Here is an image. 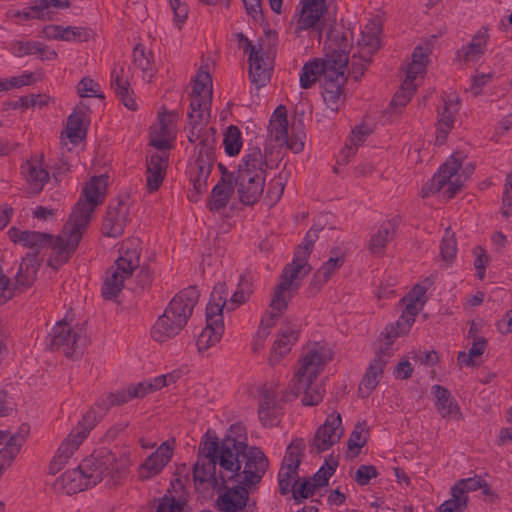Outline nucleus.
<instances>
[{
  "label": "nucleus",
  "instance_id": "7ed1b4c3",
  "mask_svg": "<svg viewBox=\"0 0 512 512\" xmlns=\"http://www.w3.org/2000/svg\"><path fill=\"white\" fill-rule=\"evenodd\" d=\"M269 168L272 169L273 166L267 159V149L263 153L257 146L247 148L236 170L234 181L242 204L253 205L260 199L265 186L266 170Z\"/></svg>",
  "mask_w": 512,
  "mask_h": 512
},
{
  "label": "nucleus",
  "instance_id": "b1692460",
  "mask_svg": "<svg viewBox=\"0 0 512 512\" xmlns=\"http://www.w3.org/2000/svg\"><path fill=\"white\" fill-rule=\"evenodd\" d=\"M147 189L149 192L157 191L163 183L166 175L168 154L154 153L147 159Z\"/></svg>",
  "mask_w": 512,
  "mask_h": 512
},
{
  "label": "nucleus",
  "instance_id": "4468645a",
  "mask_svg": "<svg viewBox=\"0 0 512 512\" xmlns=\"http://www.w3.org/2000/svg\"><path fill=\"white\" fill-rule=\"evenodd\" d=\"M220 309L211 306L206 311V327L197 338V349L201 353L218 343L224 333L223 316L219 314Z\"/></svg>",
  "mask_w": 512,
  "mask_h": 512
},
{
  "label": "nucleus",
  "instance_id": "dca6fc26",
  "mask_svg": "<svg viewBox=\"0 0 512 512\" xmlns=\"http://www.w3.org/2000/svg\"><path fill=\"white\" fill-rule=\"evenodd\" d=\"M302 9L295 27V34L300 36L303 30L316 28L321 37L320 18L327 12L326 0H301Z\"/></svg>",
  "mask_w": 512,
  "mask_h": 512
},
{
  "label": "nucleus",
  "instance_id": "774afa93",
  "mask_svg": "<svg viewBox=\"0 0 512 512\" xmlns=\"http://www.w3.org/2000/svg\"><path fill=\"white\" fill-rule=\"evenodd\" d=\"M184 502H180L173 496L164 495L157 506V512H184Z\"/></svg>",
  "mask_w": 512,
  "mask_h": 512
},
{
  "label": "nucleus",
  "instance_id": "338daca9",
  "mask_svg": "<svg viewBox=\"0 0 512 512\" xmlns=\"http://www.w3.org/2000/svg\"><path fill=\"white\" fill-rule=\"evenodd\" d=\"M379 475L374 465H360L355 473L354 480L359 486H366L370 480Z\"/></svg>",
  "mask_w": 512,
  "mask_h": 512
},
{
  "label": "nucleus",
  "instance_id": "423d86ee",
  "mask_svg": "<svg viewBox=\"0 0 512 512\" xmlns=\"http://www.w3.org/2000/svg\"><path fill=\"white\" fill-rule=\"evenodd\" d=\"M80 464L81 469L86 473L88 483L92 484L93 487L108 476V486L115 488L123 484L127 476V468L118 465L116 455L106 447L95 450Z\"/></svg>",
  "mask_w": 512,
  "mask_h": 512
},
{
  "label": "nucleus",
  "instance_id": "e433bc0d",
  "mask_svg": "<svg viewBox=\"0 0 512 512\" xmlns=\"http://www.w3.org/2000/svg\"><path fill=\"white\" fill-rule=\"evenodd\" d=\"M488 34L486 31H479L468 45L462 46L458 51V56L465 62L478 60L486 50Z\"/></svg>",
  "mask_w": 512,
  "mask_h": 512
},
{
  "label": "nucleus",
  "instance_id": "aec40b11",
  "mask_svg": "<svg viewBox=\"0 0 512 512\" xmlns=\"http://www.w3.org/2000/svg\"><path fill=\"white\" fill-rule=\"evenodd\" d=\"M401 218L394 216L393 218L384 221L378 231L374 233L368 243V249L373 255H382L386 246L396 236Z\"/></svg>",
  "mask_w": 512,
  "mask_h": 512
},
{
  "label": "nucleus",
  "instance_id": "a19ab883",
  "mask_svg": "<svg viewBox=\"0 0 512 512\" xmlns=\"http://www.w3.org/2000/svg\"><path fill=\"white\" fill-rule=\"evenodd\" d=\"M398 338V333L394 324H388L384 331L381 332L378 338L379 345L376 349L375 358L387 359L393 355L392 345L395 339Z\"/></svg>",
  "mask_w": 512,
  "mask_h": 512
},
{
  "label": "nucleus",
  "instance_id": "49530a36",
  "mask_svg": "<svg viewBox=\"0 0 512 512\" xmlns=\"http://www.w3.org/2000/svg\"><path fill=\"white\" fill-rule=\"evenodd\" d=\"M440 254L444 261L452 262L457 254V241L455 233L448 227L445 229L443 238L440 244Z\"/></svg>",
  "mask_w": 512,
  "mask_h": 512
},
{
  "label": "nucleus",
  "instance_id": "72a5a7b5",
  "mask_svg": "<svg viewBox=\"0 0 512 512\" xmlns=\"http://www.w3.org/2000/svg\"><path fill=\"white\" fill-rule=\"evenodd\" d=\"M40 263L36 262L35 254H27L20 263L18 272L15 276L16 288L22 291L32 286L36 279L37 269Z\"/></svg>",
  "mask_w": 512,
  "mask_h": 512
},
{
  "label": "nucleus",
  "instance_id": "39448f33",
  "mask_svg": "<svg viewBox=\"0 0 512 512\" xmlns=\"http://www.w3.org/2000/svg\"><path fill=\"white\" fill-rule=\"evenodd\" d=\"M329 360L327 354L318 349L309 351L301 360L300 367L294 376L296 383L293 395L297 397L303 393L301 399L303 405L315 406L322 401L324 391L319 387H313V382Z\"/></svg>",
  "mask_w": 512,
  "mask_h": 512
},
{
  "label": "nucleus",
  "instance_id": "0eeeda50",
  "mask_svg": "<svg viewBox=\"0 0 512 512\" xmlns=\"http://www.w3.org/2000/svg\"><path fill=\"white\" fill-rule=\"evenodd\" d=\"M227 439H236L233 436L226 435L221 443L216 435L210 436L208 431L199 445L198 461L193 467V481L195 485L211 483L213 488H220L219 473L216 466H220V460L224 450V443Z\"/></svg>",
  "mask_w": 512,
  "mask_h": 512
},
{
  "label": "nucleus",
  "instance_id": "7c9ffc66",
  "mask_svg": "<svg viewBox=\"0 0 512 512\" xmlns=\"http://www.w3.org/2000/svg\"><path fill=\"white\" fill-rule=\"evenodd\" d=\"M191 103L188 111L189 125L202 124L205 120V112L207 119L210 117V106L212 102V90H207L205 95H192Z\"/></svg>",
  "mask_w": 512,
  "mask_h": 512
},
{
  "label": "nucleus",
  "instance_id": "3c124183",
  "mask_svg": "<svg viewBox=\"0 0 512 512\" xmlns=\"http://www.w3.org/2000/svg\"><path fill=\"white\" fill-rule=\"evenodd\" d=\"M297 476L298 471L288 468L285 465H281L278 473L279 493L281 495H286L292 491L294 486L298 483V480H294Z\"/></svg>",
  "mask_w": 512,
  "mask_h": 512
},
{
  "label": "nucleus",
  "instance_id": "c85d7f7f",
  "mask_svg": "<svg viewBox=\"0 0 512 512\" xmlns=\"http://www.w3.org/2000/svg\"><path fill=\"white\" fill-rule=\"evenodd\" d=\"M235 192L234 183H221L217 184L211 190V193L207 199V208L211 212H219L227 207L232 196Z\"/></svg>",
  "mask_w": 512,
  "mask_h": 512
},
{
  "label": "nucleus",
  "instance_id": "5fc2aeb1",
  "mask_svg": "<svg viewBox=\"0 0 512 512\" xmlns=\"http://www.w3.org/2000/svg\"><path fill=\"white\" fill-rule=\"evenodd\" d=\"M98 421L97 413L94 408L86 412L78 425L71 431L72 436H83V440L87 437L88 433L95 427Z\"/></svg>",
  "mask_w": 512,
  "mask_h": 512
},
{
  "label": "nucleus",
  "instance_id": "9b49d317",
  "mask_svg": "<svg viewBox=\"0 0 512 512\" xmlns=\"http://www.w3.org/2000/svg\"><path fill=\"white\" fill-rule=\"evenodd\" d=\"M338 57H344L343 55H337ZM338 62L326 58H314L306 62L300 72V86L303 89L311 88L315 82L320 79L326 80L332 75V71L336 69H345V60L338 58Z\"/></svg>",
  "mask_w": 512,
  "mask_h": 512
},
{
  "label": "nucleus",
  "instance_id": "0e129e2a",
  "mask_svg": "<svg viewBox=\"0 0 512 512\" xmlns=\"http://www.w3.org/2000/svg\"><path fill=\"white\" fill-rule=\"evenodd\" d=\"M483 479L481 476L475 475L474 477L460 479L455 484V492L462 495H467L469 492L480 489Z\"/></svg>",
  "mask_w": 512,
  "mask_h": 512
},
{
  "label": "nucleus",
  "instance_id": "680f3d73",
  "mask_svg": "<svg viewBox=\"0 0 512 512\" xmlns=\"http://www.w3.org/2000/svg\"><path fill=\"white\" fill-rule=\"evenodd\" d=\"M134 64L144 73L152 72V53L146 52L142 44H137L133 50Z\"/></svg>",
  "mask_w": 512,
  "mask_h": 512
},
{
  "label": "nucleus",
  "instance_id": "bf43d9fd",
  "mask_svg": "<svg viewBox=\"0 0 512 512\" xmlns=\"http://www.w3.org/2000/svg\"><path fill=\"white\" fill-rule=\"evenodd\" d=\"M227 288L225 283H219L216 285L211 293V300L208 303L206 310L209 309L211 306H216V308H219V314L223 316V310L224 308L227 309V306L229 305V302H227Z\"/></svg>",
  "mask_w": 512,
  "mask_h": 512
},
{
  "label": "nucleus",
  "instance_id": "6e6d98bb",
  "mask_svg": "<svg viewBox=\"0 0 512 512\" xmlns=\"http://www.w3.org/2000/svg\"><path fill=\"white\" fill-rule=\"evenodd\" d=\"M290 289L291 288L287 286L286 283L280 282L276 285L270 302L271 309L284 312L288 308V301L290 297L286 296V292Z\"/></svg>",
  "mask_w": 512,
  "mask_h": 512
},
{
  "label": "nucleus",
  "instance_id": "473e14b6",
  "mask_svg": "<svg viewBox=\"0 0 512 512\" xmlns=\"http://www.w3.org/2000/svg\"><path fill=\"white\" fill-rule=\"evenodd\" d=\"M307 262V252H294L293 261L284 267L280 275L281 282L292 288L293 280L299 274L307 275L311 271V266Z\"/></svg>",
  "mask_w": 512,
  "mask_h": 512
},
{
  "label": "nucleus",
  "instance_id": "a211bd4d",
  "mask_svg": "<svg viewBox=\"0 0 512 512\" xmlns=\"http://www.w3.org/2000/svg\"><path fill=\"white\" fill-rule=\"evenodd\" d=\"M9 239L16 243L21 244L32 250L30 254L36 255V262H38V254L40 251L48 247L53 240V235L44 232L20 230L17 227H11L8 231Z\"/></svg>",
  "mask_w": 512,
  "mask_h": 512
},
{
  "label": "nucleus",
  "instance_id": "c9c22d12",
  "mask_svg": "<svg viewBox=\"0 0 512 512\" xmlns=\"http://www.w3.org/2000/svg\"><path fill=\"white\" fill-rule=\"evenodd\" d=\"M328 40L331 42V46H334L332 51L330 53H326V57H328L330 60H334L335 62H338V56L336 55H343L344 57H340L341 59H344L345 61V68L347 67L349 63V41L347 39V36L344 32L340 33L336 28H331L327 35Z\"/></svg>",
  "mask_w": 512,
  "mask_h": 512
},
{
  "label": "nucleus",
  "instance_id": "412c9836",
  "mask_svg": "<svg viewBox=\"0 0 512 512\" xmlns=\"http://www.w3.org/2000/svg\"><path fill=\"white\" fill-rule=\"evenodd\" d=\"M54 487L67 495L76 494L86 489L92 488L88 483L86 473L81 469V464L77 468L67 470L55 481Z\"/></svg>",
  "mask_w": 512,
  "mask_h": 512
},
{
  "label": "nucleus",
  "instance_id": "c03bdc74",
  "mask_svg": "<svg viewBox=\"0 0 512 512\" xmlns=\"http://www.w3.org/2000/svg\"><path fill=\"white\" fill-rule=\"evenodd\" d=\"M224 149L227 155L236 156L242 148V137L240 129L235 125H230L223 139Z\"/></svg>",
  "mask_w": 512,
  "mask_h": 512
},
{
  "label": "nucleus",
  "instance_id": "603ef678",
  "mask_svg": "<svg viewBox=\"0 0 512 512\" xmlns=\"http://www.w3.org/2000/svg\"><path fill=\"white\" fill-rule=\"evenodd\" d=\"M452 498L443 502L439 508V512H462L467 508L469 498L467 495L455 492V487L451 488Z\"/></svg>",
  "mask_w": 512,
  "mask_h": 512
},
{
  "label": "nucleus",
  "instance_id": "393cba45",
  "mask_svg": "<svg viewBox=\"0 0 512 512\" xmlns=\"http://www.w3.org/2000/svg\"><path fill=\"white\" fill-rule=\"evenodd\" d=\"M43 158L44 156L41 155L40 160L31 159L21 166L22 174L25 175L27 182L35 193H40L50 179V172L43 168Z\"/></svg>",
  "mask_w": 512,
  "mask_h": 512
},
{
  "label": "nucleus",
  "instance_id": "69168bd1",
  "mask_svg": "<svg viewBox=\"0 0 512 512\" xmlns=\"http://www.w3.org/2000/svg\"><path fill=\"white\" fill-rule=\"evenodd\" d=\"M207 90H212V79L209 73L200 71L193 80L192 95H205Z\"/></svg>",
  "mask_w": 512,
  "mask_h": 512
},
{
  "label": "nucleus",
  "instance_id": "4d7b16f0",
  "mask_svg": "<svg viewBox=\"0 0 512 512\" xmlns=\"http://www.w3.org/2000/svg\"><path fill=\"white\" fill-rule=\"evenodd\" d=\"M93 34L91 29L85 27L67 26L63 27L61 34L62 41L87 42Z\"/></svg>",
  "mask_w": 512,
  "mask_h": 512
},
{
  "label": "nucleus",
  "instance_id": "58836bf2",
  "mask_svg": "<svg viewBox=\"0 0 512 512\" xmlns=\"http://www.w3.org/2000/svg\"><path fill=\"white\" fill-rule=\"evenodd\" d=\"M140 265V252L135 247H122L121 255L114 262L116 270L122 271L125 275L133 274Z\"/></svg>",
  "mask_w": 512,
  "mask_h": 512
},
{
  "label": "nucleus",
  "instance_id": "13d9d810",
  "mask_svg": "<svg viewBox=\"0 0 512 512\" xmlns=\"http://www.w3.org/2000/svg\"><path fill=\"white\" fill-rule=\"evenodd\" d=\"M21 448L22 446L9 439L0 450V469L4 471L7 467H10L20 453Z\"/></svg>",
  "mask_w": 512,
  "mask_h": 512
},
{
  "label": "nucleus",
  "instance_id": "2eb2a0df",
  "mask_svg": "<svg viewBox=\"0 0 512 512\" xmlns=\"http://www.w3.org/2000/svg\"><path fill=\"white\" fill-rule=\"evenodd\" d=\"M173 447L168 441L163 442L145 461L138 467L137 475L140 481L149 480L160 474L164 467L171 461Z\"/></svg>",
  "mask_w": 512,
  "mask_h": 512
},
{
  "label": "nucleus",
  "instance_id": "a18cd8bd",
  "mask_svg": "<svg viewBox=\"0 0 512 512\" xmlns=\"http://www.w3.org/2000/svg\"><path fill=\"white\" fill-rule=\"evenodd\" d=\"M46 48L45 45L38 41H14L10 44V51L16 57H24L32 54L43 55Z\"/></svg>",
  "mask_w": 512,
  "mask_h": 512
},
{
  "label": "nucleus",
  "instance_id": "1a4fd4ad",
  "mask_svg": "<svg viewBox=\"0 0 512 512\" xmlns=\"http://www.w3.org/2000/svg\"><path fill=\"white\" fill-rule=\"evenodd\" d=\"M461 166V159L453 154L440 166L433 178L423 185L421 189L422 196L428 197L448 185L444 190V196L447 199H452L463 187L462 180H460L461 175H458Z\"/></svg>",
  "mask_w": 512,
  "mask_h": 512
},
{
  "label": "nucleus",
  "instance_id": "de8ad7c7",
  "mask_svg": "<svg viewBox=\"0 0 512 512\" xmlns=\"http://www.w3.org/2000/svg\"><path fill=\"white\" fill-rule=\"evenodd\" d=\"M358 44L361 48L360 59L367 63H370L372 56L380 47V41L378 37L374 34L362 33L361 39L358 41Z\"/></svg>",
  "mask_w": 512,
  "mask_h": 512
},
{
  "label": "nucleus",
  "instance_id": "c756f323",
  "mask_svg": "<svg viewBox=\"0 0 512 512\" xmlns=\"http://www.w3.org/2000/svg\"><path fill=\"white\" fill-rule=\"evenodd\" d=\"M387 363V360L374 358L370 365L368 366L365 375L363 376L360 386L359 393L362 397H367L370 395L371 391L376 388L380 379L383 375L384 367Z\"/></svg>",
  "mask_w": 512,
  "mask_h": 512
},
{
  "label": "nucleus",
  "instance_id": "79ce46f5",
  "mask_svg": "<svg viewBox=\"0 0 512 512\" xmlns=\"http://www.w3.org/2000/svg\"><path fill=\"white\" fill-rule=\"evenodd\" d=\"M305 442L302 438H295L288 445L282 462L288 468L298 471L301 464L303 452L305 450Z\"/></svg>",
  "mask_w": 512,
  "mask_h": 512
},
{
  "label": "nucleus",
  "instance_id": "e2e57ef3",
  "mask_svg": "<svg viewBox=\"0 0 512 512\" xmlns=\"http://www.w3.org/2000/svg\"><path fill=\"white\" fill-rule=\"evenodd\" d=\"M82 442L83 436H78L76 438V436H72V433L70 432L65 440L60 444L56 453L65 457L66 460H69Z\"/></svg>",
  "mask_w": 512,
  "mask_h": 512
},
{
  "label": "nucleus",
  "instance_id": "5701e85b",
  "mask_svg": "<svg viewBox=\"0 0 512 512\" xmlns=\"http://www.w3.org/2000/svg\"><path fill=\"white\" fill-rule=\"evenodd\" d=\"M264 56L265 53L262 50V46L259 45L257 50H251L248 59L249 78L251 83L258 89L266 86L271 78V72L267 68V63Z\"/></svg>",
  "mask_w": 512,
  "mask_h": 512
},
{
  "label": "nucleus",
  "instance_id": "bb28decb",
  "mask_svg": "<svg viewBox=\"0 0 512 512\" xmlns=\"http://www.w3.org/2000/svg\"><path fill=\"white\" fill-rule=\"evenodd\" d=\"M135 398H143L138 388V383H132L125 389L108 393L100 398L96 406L100 409L108 411L113 406H119L128 403Z\"/></svg>",
  "mask_w": 512,
  "mask_h": 512
},
{
  "label": "nucleus",
  "instance_id": "20e7f679",
  "mask_svg": "<svg viewBox=\"0 0 512 512\" xmlns=\"http://www.w3.org/2000/svg\"><path fill=\"white\" fill-rule=\"evenodd\" d=\"M199 297L200 292L196 286H190L178 292L153 325L152 338L163 343L178 335L192 316Z\"/></svg>",
  "mask_w": 512,
  "mask_h": 512
},
{
  "label": "nucleus",
  "instance_id": "09e8293b",
  "mask_svg": "<svg viewBox=\"0 0 512 512\" xmlns=\"http://www.w3.org/2000/svg\"><path fill=\"white\" fill-rule=\"evenodd\" d=\"M416 91V85L410 80H404L400 89L394 94L390 106L392 108H403L411 100Z\"/></svg>",
  "mask_w": 512,
  "mask_h": 512
},
{
  "label": "nucleus",
  "instance_id": "f3484780",
  "mask_svg": "<svg viewBox=\"0 0 512 512\" xmlns=\"http://www.w3.org/2000/svg\"><path fill=\"white\" fill-rule=\"evenodd\" d=\"M345 69H336L332 75L322 83V97L331 111L337 112L344 98V85L347 81L344 76Z\"/></svg>",
  "mask_w": 512,
  "mask_h": 512
},
{
  "label": "nucleus",
  "instance_id": "f257e3e1",
  "mask_svg": "<svg viewBox=\"0 0 512 512\" xmlns=\"http://www.w3.org/2000/svg\"><path fill=\"white\" fill-rule=\"evenodd\" d=\"M106 182L102 177L93 176L82 189L81 196L74 205L68 223L64 226L62 234L53 236L51 255L47 265L57 271L73 256L81 242L82 235L91 221L95 208L105 199L103 190Z\"/></svg>",
  "mask_w": 512,
  "mask_h": 512
},
{
  "label": "nucleus",
  "instance_id": "a878e982",
  "mask_svg": "<svg viewBox=\"0 0 512 512\" xmlns=\"http://www.w3.org/2000/svg\"><path fill=\"white\" fill-rule=\"evenodd\" d=\"M125 70L123 66L114 68L111 73V88L116 96L123 102L125 107L135 111L137 110V103L132 97L133 91L131 90L130 83L124 77Z\"/></svg>",
  "mask_w": 512,
  "mask_h": 512
},
{
  "label": "nucleus",
  "instance_id": "ea45409f",
  "mask_svg": "<svg viewBox=\"0 0 512 512\" xmlns=\"http://www.w3.org/2000/svg\"><path fill=\"white\" fill-rule=\"evenodd\" d=\"M254 292L253 283L246 275L240 276L236 291L230 298L227 311H233L238 306L246 303Z\"/></svg>",
  "mask_w": 512,
  "mask_h": 512
},
{
  "label": "nucleus",
  "instance_id": "9d476101",
  "mask_svg": "<svg viewBox=\"0 0 512 512\" xmlns=\"http://www.w3.org/2000/svg\"><path fill=\"white\" fill-rule=\"evenodd\" d=\"M82 329L72 328L65 320L58 321L47 337V348L62 350L67 358L81 355L80 340Z\"/></svg>",
  "mask_w": 512,
  "mask_h": 512
},
{
  "label": "nucleus",
  "instance_id": "ddd939ff",
  "mask_svg": "<svg viewBox=\"0 0 512 512\" xmlns=\"http://www.w3.org/2000/svg\"><path fill=\"white\" fill-rule=\"evenodd\" d=\"M341 424L340 414L329 415L325 423L316 430L309 445L310 453L320 454L338 443L344 431Z\"/></svg>",
  "mask_w": 512,
  "mask_h": 512
},
{
  "label": "nucleus",
  "instance_id": "8fccbe9b",
  "mask_svg": "<svg viewBox=\"0 0 512 512\" xmlns=\"http://www.w3.org/2000/svg\"><path fill=\"white\" fill-rule=\"evenodd\" d=\"M366 430V424L357 423L354 427V430L350 434V437L347 441L348 451H352V457L358 456L360 453V449L364 447L367 443V437L363 436V433Z\"/></svg>",
  "mask_w": 512,
  "mask_h": 512
},
{
  "label": "nucleus",
  "instance_id": "f03ea898",
  "mask_svg": "<svg viewBox=\"0 0 512 512\" xmlns=\"http://www.w3.org/2000/svg\"><path fill=\"white\" fill-rule=\"evenodd\" d=\"M269 466L268 458L256 446L238 439H227L220 460V488H228V481L239 482L238 486L249 487L258 484Z\"/></svg>",
  "mask_w": 512,
  "mask_h": 512
},
{
  "label": "nucleus",
  "instance_id": "cd10ccee",
  "mask_svg": "<svg viewBox=\"0 0 512 512\" xmlns=\"http://www.w3.org/2000/svg\"><path fill=\"white\" fill-rule=\"evenodd\" d=\"M129 277H131V275H125L122 271L116 270L114 265L111 266L106 271V276L101 287L103 299L109 301L115 300L124 288V281Z\"/></svg>",
  "mask_w": 512,
  "mask_h": 512
},
{
  "label": "nucleus",
  "instance_id": "4be33fe9",
  "mask_svg": "<svg viewBox=\"0 0 512 512\" xmlns=\"http://www.w3.org/2000/svg\"><path fill=\"white\" fill-rule=\"evenodd\" d=\"M249 501V492L244 486L226 488L217 498V504L223 512H243Z\"/></svg>",
  "mask_w": 512,
  "mask_h": 512
},
{
  "label": "nucleus",
  "instance_id": "4c0bfd02",
  "mask_svg": "<svg viewBox=\"0 0 512 512\" xmlns=\"http://www.w3.org/2000/svg\"><path fill=\"white\" fill-rule=\"evenodd\" d=\"M450 103L451 101L444 100V104L442 108L438 109V128H437V135H436V144L442 145L446 141L447 135L449 131L453 128V124L455 121L454 114L457 112L451 111L450 109Z\"/></svg>",
  "mask_w": 512,
  "mask_h": 512
},
{
  "label": "nucleus",
  "instance_id": "f704fd0d",
  "mask_svg": "<svg viewBox=\"0 0 512 512\" xmlns=\"http://www.w3.org/2000/svg\"><path fill=\"white\" fill-rule=\"evenodd\" d=\"M87 114L83 110H74L67 119V137L74 144L79 143L87 135Z\"/></svg>",
  "mask_w": 512,
  "mask_h": 512
},
{
  "label": "nucleus",
  "instance_id": "37998d69",
  "mask_svg": "<svg viewBox=\"0 0 512 512\" xmlns=\"http://www.w3.org/2000/svg\"><path fill=\"white\" fill-rule=\"evenodd\" d=\"M50 97L45 94H30L21 96L17 100L7 101L3 104L4 110L27 109L30 107H43L48 104Z\"/></svg>",
  "mask_w": 512,
  "mask_h": 512
},
{
  "label": "nucleus",
  "instance_id": "6ab92c4d",
  "mask_svg": "<svg viewBox=\"0 0 512 512\" xmlns=\"http://www.w3.org/2000/svg\"><path fill=\"white\" fill-rule=\"evenodd\" d=\"M299 338V330L290 322L282 323L279 330V338L273 343L268 359L271 366L277 365L291 350Z\"/></svg>",
  "mask_w": 512,
  "mask_h": 512
},
{
  "label": "nucleus",
  "instance_id": "2f4dec72",
  "mask_svg": "<svg viewBox=\"0 0 512 512\" xmlns=\"http://www.w3.org/2000/svg\"><path fill=\"white\" fill-rule=\"evenodd\" d=\"M432 391L436 397L435 406L443 418H451L461 414L457 402L447 388L434 385Z\"/></svg>",
  "mask_w": 512,
  "mask_h": 512
},
{
  "label": "nucleus",
  "instance_id": "864d4df0",
  "mask_svg": "<svg viewBox=\"0 0 512 512\" xmlns=\"http://www.w3.org/2000/svg\"><path fill=\"white\" fill-rule=\"evenodd\" d=\"M171 136V128H168L166 117L160 118V127L151 137L150 145L159 150L169 149L171 147L169 138Z\"/></svg>",
  "mask_w": 512,
  "mask_h": 512
},
{
  "label": "nucleus",
  "instance_id": "6e6552de",
  "mask_svg": "<svg viewBox=\"0 0 512 512\" xmlns=\"http://www.w3.org/2000/svg\"><path fill=\"white\" fill-rule=\"evenodd\" d=\"M195 150L196 159L189 165V180L193 185V193L188 198L191 202H197L200 195L207 190V180L211 175L216 161V142L214 138H203Z\"/></svg>",
  "mask_w": 512,
  "mask_h": 512
},
{
  "label": "nucleus",
  "instance_id": "052dcab7",
  "mask_svg": "<svg viewBox=\"0 0 512 512\" xmlns=\"http://www.w3.org/2000/svg\"><path fill=\"white\" fill-rule=\"evenodd\" d=\"M286 177L283 176V173H279L268 185V189L266 192V198L269 200L271 205L276 204L284 191Z\"/></svg>",
  "mask_w": 512,
  "mask_h": 512
},
{
  "label": "nucleus",
  "instance_id": "f8f14e48",
  "mask_svg": "<svg viewBox=\"0 0 512 512\" xmlns=\"http://www.w3.org/2000/svg\"><path fill=\"white\" fill-rule=\"evenodd\" d=\"M129 198L112 199L108 205L101 231L104 236L117 238L123 235L129 222Z\"/></svg>",
  "mask_w": 512,
  "mask_h": 512
}]
</instances>
